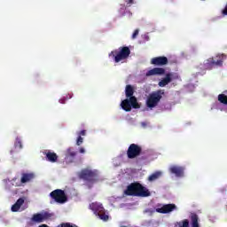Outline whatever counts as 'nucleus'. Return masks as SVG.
I'll list each match as a JSON object with an SVG mask.
<instances>
[{"label":"nucleus","mask_w":227,"mask_h":227,"mask_svg":"<svg viewBox=\"0 0 227 227\" xmlns=\"http://www.w3.org/2000/svg\"><path fill=\"white\" fill-rule=\"evenodd\" d=\"M190 219L192 221V227L200 226V223H198L200 218L198 217V215L196 213H192Z\"/></svg>","instance_id":"19"},{"label":"nucleus","mask_w":227,"mask_h":227,"mask_svg":"<svg viewBox=\"0 0 227 227\" xmlns=\"http://www.w3.org/2000/svg\"><path fill=\"white\" fill-rule=\"evenodd\" d=\"M166 74V69L162 67H154L146 73V76L150 77V75H164Z\"/></svg>","instance_id":"14"},{"label":"nucleus","mask_w":227,"mask_h":227,"mask_svg":"<svg viewBox=\"0 0 227 227\" xmlns=\"http://www.w3.org/2000/svg\"><path fill=\"white\" fill-rule=\"evenodd\" d=\"M223 62L224 60L221 56H219V59L217 60H215L214 58H209L204 63V68H206V70H212L215 67H223Z\"/></svg>","instance_id":"8"},{"label":"nucleus","mask_w":227,"mask_h":227,"mask_svg":"<svg viewBox=\"0 0 227 227\" xmlns=\"http://www.w3.org/2000/svg\"><path fill=\"white\" fill-rule=\"evenodd\" d=\"M43 154L46 156V160H48V162H58V154L56 153L47 151L43 153Z\"/></svg>","instance_id":"17"},{"label":"nucleus","mask_w":227,"mask_h":227,"mask_svg":"<svg viewBox=\"0 0 227 227\" xmlns=\"http://www.w3.org/2000/svg\"><path fill=\"white\" fill-rule=\"evenodd\" d=\"M173 210H176V205L175 204H166L161 207L156 209V212L159 214H169V212H173Z\"/></svg>","instance_id":"11"},{"label":"nucleus","mask_w":227,"mask_h":227,"mask_svg":"<svg viewBox=\"0 0 227 227\" xmlns=\"http://www.w3.org/2000/svg\"><path fill=\"white\" fill-rule=\"evenodd\" d=\"M79 152H80V153H86V151L84 150L83 147L80 148Z\"/></svg>","instance_id":"32"},{"label":"nucleus","mask_w":227,"mask_h":227,"mask_svg":"<svg viewBox=\"0 0 227 227\" xmlns=\"http://www.w3.org/2000/svg\"><path fill=\"white\" fill-rule=\"evenodd\" d=\"M143 153V147L137 144H130L127 150L128 159H137Z\"/></svg>","instance_id":"7"},{"label":"nucleus","mask_w":227,"mask_h":227,"mask_svg":"<svg viewBox=\"0 0 227 227\" xmlns=\"http://www.w3.org/2000/svg\"><path fill=\"white\" fill-rule=\"evenodd\" d=\"M180 227H189V220L185 219L183 221V225Z\"/></svg>","instance_id":"28"},{"label":"nucleus","mask_w":227,"mask_h":227,"mask_svg":"<svg viewBox=\"0 0 227 227\" xmlns=\"http://www.w3.org/2000/svg\"><path fill=\"white\" fill-rule=\"evenodd\" d=\"M193 227H195V226H193ZM196 227H200V226H196Z\"/></svg>","instance_id":"34"},{"label":"nucleus","mask_w":227,"mask_h":227,"mask_svg":"<svg viewBox=\"0 0 227 227\" xmlns=\"http://www.w3.org/2000/svg\"><path fill=\"white\" fill-rule=\"evenodd\" d=\"M162 175L161 172H154L151 176H149L148 180L149 182H155V180H158V178H160V176Z\"/></svg>","instance_id":"20"},{"label":"nucleus","mask_w":227,"mask_h":227,"mask_svg":"<svg viewBox=\"0 0 227 227\" xmlns=\"http://www.w3.org/2000/svg\"><path fill=\"white\" fill-rule=\"evenodd\" d=\"M169 173H171V175H175L177 178H182L185 174V168L174 165L169 168Z\"/></svg>","instance_id":"9"},{"label":"nucleus","mask_w":227,"mask_h":227,"mask_svg":"<svg viewBox=\"0 0 227 227\" xmlns=\"http://www.w3.org/2000/svg\"><path fill=\"white\" fill-rule=\"evenodd\" d=\"M137 35H139V29H136L132 35V39L136 40L137 38Z\"/></svg>","instance_id":"25"},{"label":"nucleus","mask_w":227,"mask_h":227,"mask_svg":"<svg viewBox=\"0 0 227 227\" xmlns=\"http://www.w3.org/2000/svg\"><path fill=\"white\" fill-rule=\"evenodd\" d=\"M125 196H137L138 198H148L152 193L148 188L143 186L141 183L135 182L129 184L124 191Z\"/></svg>","instance_id":"2"},{"label":"nucleus","mask_w":227,"mask_h":227,"mask_svg":"<svg viewBox=\"0 0 227 227\" xmlns=\"http://www.w3.org/2000/svg\"><path fill=\"white\" fill-rule=\"evenodd\" d=\"M218 102H220V104H223V106H227V96L225 94H219Z\"/></svg>","instance_id":"21"},{"label":"nucleus","mask_w":227,"mask_h":227,"mask_svg":"<svg viewBox=\"0 0 227 227\" xmlns=\"http://www.w3.org/2000/svg\"><path fill=\"white\" fill-rule=\"evenodd\" d=\"M82 143H83V138H82V137L79 136L76 140L77 146H81V145H82Z\"/></svg>","instance_id":"24"},{"label":"nucleus","mask_w":227,"mask_h":227,"mask_svg":"<svg viewBox=\"0 0 227 227\" xmlns=\"http://www.w3.org/2000/svg\"><path fill=\"white\" fill-rule=\"evenodd\" d=\"M49 217H51V215L50 213L45 212L44 214L37 213L33 215L31 218L32 223H43L46 219H49Z\"/></svg>","instance_id":"10"},{"label":"nucleus","mask_w":227,"mask_h":227,"mask_svg":"<svg viewBox=\"0 0 227 227\" xmlns=\"http://www.w3.org/2000/svg\"><path fill=\"white\" fill-rule=\"evenodd\" d=\"M96 215H98V217H99L102 221H108V219H109V215H106V213H104V210H103V212L98 213V214Z\"/></svg>","instance_id":"22"},{"label":"nucleus","mask_w":227,"mask_h":227,"mask_svg":"<svg viewBox=\"0 0 227 227\" xmlns=\"http://www.w3.org/2000/svg\"><path fill=\"white\" fill-rule=\"evenodd\" d=\"M79 178L89 184H95L98 180V174L95 170L84 168L80 172Z\"/></svg>","instance_id":"5"},{"label":"nucleus","mask_w":227,"mask_h":227,"mask_svg":"<svg viewBox=\"0 0 227 227\" xmlns=\"http://www.w3.org/2000/svg\"><path fill=\"white\" fill-rule=\"evenodd\" d=\"M33 180H35V173L30 172V173L21 174V178H20L21 184H27L28 182H32Z\"/></svg>","instance_id":"15"},{"label":"nucleus","mask_w":227,"mask_h":227,"mask_svg":"<svg viewBox=\"0 0 227 227\" xmlns=\"http://www.w3.org/2000/svg\"><path fill=\"white\" fill-rule=\"evenodd\" d=\"M15 148L22 149V140L20 137H16V141L14 143Z\"/></svg>","instance_id":"23"},{"label":"nucleus","mask_w":227,"mask_h":227,"mask_svg":"<svg viewBox=\"0 0 227 227\" xmlns=\"http://www.w3.org/2000/svg\"><path fill=\"white\" fill-rule=\"evenodd\" d=\"M90 210H93L94 214L97 215L98 214H100L101 212H104V207H102V204H99L98 202H93L90 205Z\"/></svg>","instance_id":"16"},{"label":"nucleus","mask_w":227,"mask_h":227,"mask_svg":"<svg viewBox=\"0 0 227 227\" xmlns=\"http://www.w3.org/2000/svg\"><path fill=\"white\" fill-rule=\"evenodd\" d=\"M125 95L128 98L124 99L121 103V107L126 113H130L133 109H140L141 105L137 102V98L134 96V87L132 85H126Z\"/></svg>","instance_id":"1"},{"label":"nucleus","mask_w":227,"mask_h":227,"mask_svg":"<svg viewBox=\"0 0 227 227\" xmlns=\"http://www.w3.org/2000/svg\"><path fill=\"white\" fill-rule=\"evenodd\" d=\"M130 56V48L127 46L120 47L109 53V58H113L114 63H120Z\"/></svg>","instance_id":"4"},{"label":"nucleus","mask_w":227,"mask_h":227,"mask_svg":"<svg viewBox=\"0 0 227 227\" xmlns=\"http://www.w3.org/2000/svg\"><path fill=\"white\" fill-rule=\"evenodd\" d=\"M50 196L53 199V201H55L56 203H59L60 205H63V203H67L68 201V197H67V193H65V191L61 189L52 191L50 193Z\"/></svg>","instance_id":"6"},{"label":"nucleus","mask_w":227,"mask_h":227,"mask_svg":"<svg viewBox=\"0 0 227 227\" xmlns=\"http://www.w3.org/2000/svg\"><path fill=\"white\" fill-rule=\"evenodd\" d=\"M60 227H74V225L70 224L69 223H62Z\"/></svg>","instance_id":"29"},{"label":"nucleus","mask_w":227,"mask_h":227,"mask_svg":"<svg viewBox=\"0 0 227 227\" xmlns=\"http://www.w3.org/2000/svg\"><path fill=\"white\" fill-rule=\"evenodd\" d=\"M166 95V90H158L156 91H153L150 93L145 100V106L148 109H155L159 104H160V100H162V97Z\"/></svg>","instance_id":"3"},{"label":"nucleus","mask_w":227,"mask_h":227,"mask_svg":"<svg viewBox=\"0 0 227 227\" xmlns=\"http://www.w3.org/2000/svg\"><path fill=\"white\" fill-rule=\"evenodd\" d=\"M223 15H227V4L225 5L224 9L222 11Z\"/></svg>","instance_id":"30"},{"label":"nucleus","mask_w":227,"mask_h":227,"mask_svg":"<svg viewBox=\"0 0 227 227\" xmlns=\"http://www.w3.org/2000/svg\"><path fill=\"white\" fill-rule=\"evenodd\" d=\"M59 102H60V104H65V100H63V99H60Z\"/></svg>","instance_id":"33"},{"label":"nucleus","mask_w":227,"mask_h":227,"mask_svg":"<svg viewBox=\"0 0 227 227\" xmlns=\"http://www.w3.org/2000/svg\"><path fill=\"white\" fill-rule=\"evenodd\" d=\"M172 81L173 73H168L166 74L165 77L158 82V86H160V88H165V86H168V84H169V82H171Z\"/></svg>","instance_id":"12"},{"label":"nucleus","mask_w":227,"mask_h":227,"mask_svg":"<svg viewBox=\"0 0 227 227\" xmlns=\"http://www.w3.org/2000/svg\"><path fill=\"white\" fill-rule=\"evenodd\" d=\"M79 136L81 137V136H86V130H82V131H80V133H79Z\"/></svg>","instance_id":"31"},{"label":"nucleus","mask_w":227,"mask_h":227,"mask_svg":"<svg viewBox=\"0 0 227 227\" xmlns=\"http://www.w3.org/2000/svg\"><path fill=\"white\" fill-rule=\"evenodd\" d=\"M67 153L70 155V157H75V155H77V153L75 152H72L71 149L67 150Z\"/></svg>","instance_id":"27"},{"label":"nucleus","mask_w":227,"mask_h":227,"mask_svg":"<svg viewBox=\"0 0 227 227\" xmlns=\"http://www.w3.org/2000/svg\"><path fill=\"white\" fill-rule=\"evenodd\" d=\"M24 205V199L20 198L14 205L12 207V212H19L20 210V207Z\"/></svg>","instance_id":"18"},{"label":"nucleus","mask_w":227,"mask_h":227,"mask_svg":"<svg viewBox=\"0 0 227 227\" xmlns=\"http://www.w3.org/2000/svg\"><path fill=\"white\" fill-rule=\"evenodd\" d=\"M128 7L132 6L134 4V0H124Z\"/></svg>","instance_id":"26"},{"label":"nucleus","mask_w":227,"mask_h":227,"mask_svg":"<svg viewBox=\"0 0 227 227\" xmlns=\"http://www.w3.org/2000/svg\"><path fill=\"white\" fill-rule=\"evenodd\" d=\"M152 65H155L156 67H163V65H168V58L167 57H155L151 60Z\"/></svg>","instance_id":"13"}]
</instances>
